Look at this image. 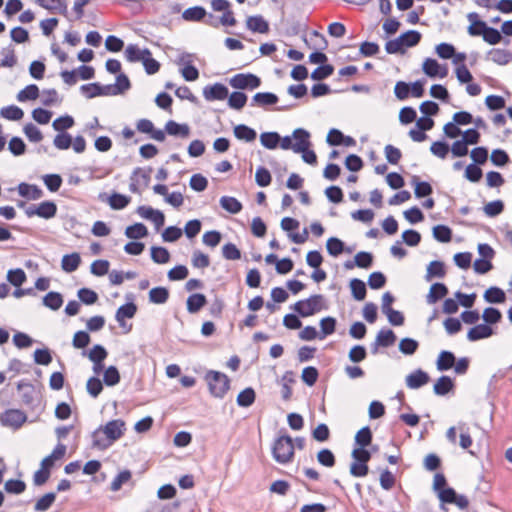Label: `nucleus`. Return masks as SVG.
<instances>
[{"label": "nucleus", "instance_id": "obj_25", "mask_svg": "<svg viewBox=\"0 0 512 512\" xmlns=\"http://www.w3.org/2000/svg\"><path fill=\"white\" fill-rule=\"evenodd\" d=\"M411 183L415 186L416 198H424L432 194L433 188L429 182L420 181L417 175L412 176Z\"/></svg>", "mask_w": 512, "mask_h": 512}, {"label": "nucleus", "instance_id": "obj_35", "mask_svg": "<svg viewBox=\"0 0 512 512\" xmlns=\"http://www.w3.org/2000/svg\"><path fill=\"white\" fill-rule=\"evenodd\" d=\"M395 340L396 335L391 329H381L376 336V346L390 347Z\"/></svg>", "mask_w": 512, "mask_h": 512}, {"label": "nucleus", "instance_id": "obj_59", "mask_svg": "<svg viewBox=\"0 0 512 512\" xmlns=\"http://www.w3.org/2000/svg\"><path fill=\"white\" fill-rule=\"evenodd\" d=\"M86 389L89 395L97 398L103 390V384L98 377H90L86 384Z\"/></svg>", "mask_w": 512, "mask_h": 512}, {"label": "nucleus", "instance_id": "obj_46", "mask_svg": "<svg viewBox=\"0 0 512 512\" xmlns=\"http://www.w3.org/2000/svg\"><path fill=\"white\" fill-rule=\"evenodd\" d=\"M0 115L8 120L18 121L23 118L24 112L16 105H9L1 109Z\"/></svg>", "mask_w": 512, "mask_h": 512}, {"label": "nucleus", "instance_id": "obj_64", "mask_svg": "<svg viewBox=\"0 0 512 512\" xmlns=\"http://www.w3.org/2000/svg\"><path fill=\"white\" fill-rule=\"evenodd\" d=\"M439 68L440 64L433 58H426L422 65L423 72L431 78L437 77Z\"/></svg>", "mask_w": 512, "mask_h": 512}, {"label": "nucleus", "instance_id": "obj_57", "mask_svg": "<svg viewBox=\"0 0 512 512\" xmlns=\"http://www.w3.org/2000/svg\"><path fill=\"white\" fill-rule=\"evenodd\" d=\"M482 318L485 321V324L492 325L500 322L502 314L497 308L487 307L484 309Z\"/></svg>", "mask_w": 512, "mask_h": 512}, {"label": "nucleus", "instance_id": "obj_3", "mask_svg": "<svg viewBox=\"0 0 512 512\" xmlns=\"http://www.w3.org/2000/svg\"><path fill=\"white\" fill-rule=\"evenodd\" d=\"M293 309L299 316L309 317L323 309H327V305L325 304V298L323 295L314 294L307 299L297 301L294 304Z\"/></svg>", "mask_w": 512, "mask_h": 512}, {"label": "nucleus", "instance_id": "obj_6", "mask_svg": "<svg viewBox=\"0 0 512 512\" xmlns=\"http://www.w3.org/2000/svg\"><path fill=\"white\" fill-rule=\"evenodd\" d=\"M229 84L235 89L254 90L260 87L261 79L252 73H238L229 80Z\"/></svg>", "mask_w": 512, "mask_h": 512}, {"label": "nucleus", "instance_id": "obj_24", "mask_svg": "<svg viewBox=\"0 0 512 512\" xmlns=\"http://www.w3.org/2000/svg\"><path fill=\"white\" fill-rule=\"evenodd\" d=\"M446 275L445 265L442 261L434 260L427 266V273L425 275L426 281H431L432 278H444Z\"/></svg>", "mask_w": 512, "mask_h": 512}, {"label": "nucleus", "instance_id": "obj_1", "mask_svg": "<svg viewBox=\"0 0 512 512\" xmlns=\"http://www.w3.org/2000/svg\"><path fill=\"white\" fill-rule=\"evenodd\" d=\"M272 456L279 464H287L293 460L294 444L289 435H282L275 439L272 445Z\"/></svg>", "mask_w": 512, "mask_h": 512}, {"label": "nucleus", "instance_id": "obj_30", "mask_svg": "<svg viewBox=\"0 0 512 512\" xmlns=\"http://www.w3.org/2000/svg\"><path fill=\"white\" fill-rule=\"evenodd\" d=\"M483 297L486 302L493 304L503 303L506 300L505 292L496 286L488 288Z\"/></svg>", "mask_w": 512, "mask_h": 512}, {"label": "nucleus", "instance_id": "obj_14", "mask_svg": "<svg viewBox=\"0 0 512 512\" xmlns=\"http://www.w3.org/2000/svg\"><path fill=\"white\" fill-rule=\"evenodd\" d=\"M429 380L430 377L425 371L417 369L406 377V385L410 389H418L426 385Z\"/></svg>", "mask_w": 512, "mask_h": 512}, {"label": "nucleus", "instance_id": "obj_55", "mask_svg": "<svg viewBox=\"0 0 512 512\" xmlns=\"http://www.w3.org/2000/svg\"><path fill=\"white\" fill-rule=\"evenodd\" d=\"M132 477V473L130 470H123L116 475L110 485V489L113 492H116L121 489L122 485L127 483Z\"/></svg>", "mask_w": 512, "mask_h": 512}, {"label": "nucleus", "instance_id": "obj_21", "mask_svg": "<svg viewBox=\"0 0 512 512\" xmlns=\"http://www.w3.org/2000/svg\"><path fill=\"white\" fill-rule=\"evenodd\" d=\"M137 312V306L133 302H128L124 305H121L115 314V319L119 323L121 327L125 326L124 319L125 318H133Z\"/></svg>", "mask_w": 512, "mask_h": 512}, {"label": "nucleus", "instance_id": "obj_28", "mask_svg": "<svg viewBox=\"0 0 512 512\" xmlns=\"http://www.w3.org/2000/svg\"><path fill=\"white\" fill-rule=\"evenodd\" d=\"M92 444L93 447L98 448L100 450H105L110 447L113 442L105 435L103 432L102 426L93 431L92 433Z\"/></svg>", "mask_w": 512, "mask_h": 512}, {"label": "nucleus", "instance_id": "obj_5", "mask_svg": "<svg viewBox=\"0 0 512 512\" xmlns=\"http://www.w3.org/2000/svg\"><path fill=\"white\" fill-rule=\"evenodd\" d=\"M437 496L441 502L440 508L442 510H446L445 504H454L461 510H465L469 506V500L467 497L465 495L457 494L455 489L452 487H447L445 490L439 491Z\"/></svg>", "mask_w": 512, "mask_h": 512}, {"label": "nucleus", "instance_id": "obj_16", "mask_svg": "<svg viewBox=\"0 0 512 512\" xmlns=\"http://www.w3.org/2000/svg\"><path fill=\"white\" fill-rule=\"evenodd\" d=\"M493 335V329L483 323L472 327L467 333V339L471 342H475L481 339L489 338Z\"/></svg>", "mask_w": 512, "mask_h": 512}, {"label": "nucleus", "instance_id": "obj_26", "mask_svg": "<svg viewBox=\"0 0 512 512\" xmlns=\"http://www.w3.org/2000/svg\"><path fill=\"white\" fill-rule=\"evenodd\" d=\"M455 361L456 357L451 351L443 350L438 356L436 367L439 371H447L454 366Z\"/></svg>", "mask_w": 512, "mask_h": 512}, {"label": "nucleus", "instance_id": "obj_56", "mask_svg": "<svg viewBox=\"0 0 512 512\" xmlns=\"http://www.w3.org/2000/svg\"><path fill=\"white\" fill-rule=\"evenodd\" d=\"M4 488L7 493L18 495L25 491L26 484L19 479H9L5 482Z\"/></svg>", "mask_w": 512, "mask_h": 512}, {"label": "nucleus", "instance_id": "obj_39", "mask_svg": "<svg viewBox=\"0 0 512 512\" xmlns=\"http://www.w3.org/2000/svg\"><path fill=\"white\" fill-rule=\"evenodd\" d=\"M125 235L130 239H141L148 235V229L143 223H135L125 229Z\"/></svg>", "mask_w": 512, "mask_h": 512}, {"label": "nucleus", "instance_id": "obj_54", "mask_svg": "<svg viewBox=\"0 0 512 512\" xmlns=\"http://www.w3.org/2000/svg\"><path fill=\"white\" fill-rule=\"evenodd\" d=\"M103 382L107 386H115L120 382V374L116 366H109L104 371Z\"/></svg>", "mask_w": 512, "mask_h": 512}, {"label": "nucleus", "instance_id": "obj_53", "mask_svg": "<svg viewBox=\"0 0 512 512\" xmlns=\"http://www.w3.org/2000/svg\"><path fill=\"white\" fill-rule=\"evenodd\" d=\"M327 252L336 257L344 251V243L337 237H330L326 242Z\"/></svg>", "mask_w": 512, "mask_h": 512}, {"label": "nucleus", "instance_id": "obj_41", "mask_svg": "<svg viewBox=\"0 0 512 512\" xmlns=\"http://www.w3.org/2000/svg\"><path fill=\"white\" fill-rule=\"evenodd\" d=\"M38 216L44 219L53 218L57 213V206L53 201H44L37 206Z\"/></svg>", "mask_w": 512, "mask_h": 512}, {"label": "nucleus", "instance_id": "obj_2", "mask_svg": "<svg viewBox=\"0 0 512 512\" xmlns=\"http://www.w3.org/2000/svg\"><path fill=\"white\" fill-rule=\"evenodd\" d=\"M210 394L215 398L222 399L230 389L229 377L219 371L209 370L205 375Z\"/></svg>", "mask_w": 512, "mask_h": 512}, {"label": "nucleus", "instance_id": "obj_52", "mask_svg": "<svg viewBox=\"0 0 512 512\" xmlns=\"http://www.w3.org/2000/svg\"><path fill=\"white\" fill-rule=\"evenodd\" d=\"M56 499V493L49 492L42 496L39 500H37L34 509L38 512L47 511Z\"/></svg>", "mask_w": 512, "mask_h": 512}, {"label": "nucleus", "instance_id": "obj_47", "mask_svg": "<svg viewBox=\"0 0 512 512\" xmlns=\"http://www.w3.org/2000/svg\"><path fill=\"white\" fill-rule=\"evenodd\" d=\"M372 432L368 426L361 428L355 435V443L359 447H367L372 442Z\"/></svg>", "mask_w": 512, "mask_h": 512}, {"label": "nucleus", "instance_id": "obj_15", "mask_svg": "<svg viewBox=\"0 0 512 512\" xmlns=\"http://www.w3.org/2000/svg\"><path fill=\"white\" fill-rule=\"evenodd\" d=\"M165 132L171 136H177L185 139L190 136V127L186 123L180 124L174 120H169L165 124Z\"/></svg>", "mask_w": 512, "mask_h": 512}, {"label": "nucleus", "instance_id": "obj_40", "mask_svg": "<svg viewBox=\"0 0 512 512\" xmlns=\"http://www.w3.org/2000/svg\"><path fill=\"white\" fill-rule=\"evenodd\" d=\"M63 304L62 295L59 292H48L43 297V305L51 310H58Z\"/></svg>", "mask_w": 512, "mask_h": 512}, {"label": "nucleus", "instance_id": "obj_38", "mask_svg": "<svg viewBox=\"0 0 512 512\" xmlns=\"http://www.w3.org/2000/svg\"><path fill=\"white\" fill-rule=\"evenodd\" d=\"M432 234L433 237L441 243H448L452 239V230L446 225L439 224L434 226Z\"/></svg>", "mask_w": 512, "mask_h": 512}, {"label": "nucleus", "instance_id": "obj_32", "mask_svg": "<svg viewBox=\"0 0 512 512\" xmlns=\"http://www.w3.org/2000/svg\"><path fill=\"white\" fill-rule=\"evenodd\" d=\"M220 205L224 210L231 214H237L243 208L242 203L232 196H222L220 198Z\"/></svg>", "mask_w": 512, "mask_h": 512}, {"label": "nucleus", "instance_id": "obj_60", "mask_svg": "<svg viewBox=\"0 0 512 512\" xmlns=\"http://www.w3.org/2000/svg\"><path fill=\"white\" fill-rule=\"evenodd\" d=\"M334 72V67L331 64H324L317 67L312 73L311 78L316 81H320L328 78Z\"/></svg>", "mask_w": 512, "mask_h": 512}, {"label": "nucleus", "instance_id": "obj_36", "mask_svg": "<svg viewBox=\"0 0 512 512\" xmlns=\"http://www.w3.org/2000/svg\"><path fill=\"white\" fill-rule=\"evenodd\" d=\"M350 288H351L352 296L355 300L362 301L365 299L366 294H367V289H366L365 283L362 280H360L358 278L351 279Z\"/></svg>", "mask_w": 512, "mask_h": 512}, {"label": "nucleus", "instance_id": "obj_20", "mask_svg": "<svg viewBox=\"0 0 512 512\" xmlns=\"http://www.w3.org/2000/svg\"><path fill=\"white\" fill-rule=\"evenodd\" d=\"M151 51L148 48L141 50L137 45L130 44L125 49V57L128 62H139L145 56H151Z\"/></svg>", "mask_w": 512, "mask_h": 512}, {"label": "nucleus", "instance_id": "obj_10", "mask_svg": "<svg viewBox=\"0 0 512 512\" xmlns=\"http://www.w3.org/2000/svg\"><path fill=\"white\" fill-rule=\"evenodd\" d=\"M137 213L145 219L151 220L156 228H160L165 223V216L160 210L153 209L150 206H139Z\"/></svg>", "mask_w": 512, "mask_h": 512}, {"label": "nucleus", "instance_id": "obj_23", "mask_svg": "<svg viewBox=\"0 0 512 512\" xmlns=\"http://www.w3.org/2000/svg\"><path fill=\"white\" fill-rule=\"evenodd\" d=\"M81 263L80 254L77 252L66 254L61 260V268L66 273H72L78 269Z\"/></svg>", "mask_w": 512, "mask_h": 512}, {"label": "nucleus", "instance_id": "obj_44", "mask_svg": "<svg viewBox=\"0 0 512 512\" xmlns=\"http://www.w3.org/2000/svg\"><path fill=\"white\" fill-rule=\"evenodd\" d=\"M39 96V88L35 84L27 85L24 89L19 91L17 94V100L19 102H25L27 100H35Z\"/></svg>", "mask_w": 512, "mask_h": 512}, {"label": "nucleus", "instance_id": "obj_12", "mask_svg": "<svg viewBox=\"0 0 512 512\" xmlns=\"http://www.w3.org/2000/svg\"><path fill=\"white\" fill-rule=\"evenodd\" d=\"M292 137L295 140L294 153H300V151L309 148L311 145L310 133L303 128L295 129L292 133Z\"/></svg>", "mask_w": 512, "mask_h": 512}, {"label": "nucleus", "instance_id": "obj_62", "mask_svg": "<svg viewBox=\"0 0 512 512\" xmlns=\"http://www.w3.org/2000/svg\"><path fill=\"white\" fill-rule=\"evenodd\" d=\"M8 149L13 155L20 156L25 153L26 145L20 137L14 136L9 141Z\"/></svg>", "mask_w": 512, "mask_h": 512}, {"label": "nucleus", "instance_id": "obj_45", "mask_svg": "<svg viewBox=\"0 0 512 512\" xmlns=\"http://www.w3.org/2000/svg\"><path fill=\"white\" fill-rule=\"evenodd\" d=\"M247 102V95L240 91H234L228 98V105L235 110H241Z\"/></svg>", "mask_w": 512, "mask_h": 512}, {"label": "nucleus", "instance_id": "obj_29", "mask_svg": "<svg viewBox=\"0 0 512 512\" xmlns=\"http://www.w3.org/2000/svg\"><path fill=\"white\" fill-rule=\"evenodd\" d=\"M169 295V290L166 287H154L149 291V301L153 304H164L168 301Z\"/></svg>", "mask_w": 512, "mask_h": 512}, {"label": "nucleus", "instance_id": "obj_13", "mask_svg": "<svg viewBox=\"0 0 512 512\" xmlns=\"http://www.w3.org/2000/svg\"><path fill=\"white\" fill-rule=\"evenodd\" d=\"M246 27L254 33L266 34L269 32V23L262 15L249 16L246 20Z\"/></svg>", "mask_w": 512, "mask_h": 512}, {"label": "nucleus", "instance_id": "obj_31", "mask_svg": "<svg viewBox=\"0 0 512 512\" xmlns=\"http://www.w3.org/2000/svg\"><path fill=\"white\" fill-rule=\"evenodd\" d=\"M454 388V383L449 376H441L434 384L433 390L436 395L444 396Z\"/></svg>", "mask_w": 512, "mask_h": 512}, {"label": "nucleus", "instance_id": "obj_19", "mask_svg": "<svg viewBox=\"0 0 512 512\" xmlns=\"http://www.w3.org/2000/svg\"><path fill=\"white\" fill-rule=\"evenodd\" d=\"M207 304L206 296L202 293H194L188 296L186 301L187 311L190 314L198 313Z\"/></svg>", "mask_w": 512, "mask_h": 512}, {"label": "nucleus", "instance_id": "obj_27", "mask_svg": "<svg viewBox=\"0 0 512 512\" xmlns=\"http://www.w3.org/2000/svg\"><path fill=\"white\" fill-rule=\"evenodd\" d=\"M234 136L239 140H244L246 142H252L256 139L257 133L256 131L245 125L239 124L234 127Z\"/></svg>", "mask_w": 512, "mask_h": 512}, {"label": "nucleus", "instance_id": "obj_51", "mask_svg": "<svg viewBox=\"0 0 512 512\" xmlns=\"http://www.w3.org/2000/svg\"><path fill=\"white\" fill-rule=\"evenodd\" d=\"M317 461L325 467H333L336 463V458L333 452L328 448H323L317 453Z\"/></svg>", "mask_w": 512, "mask_h": 512}, {"label": "nucleus", "instance_id": "obj_34", "mask_svg": "<svg viewBox=\"0 0 512 512\" xmlns=\"http://www.w3.org/2000/svg\"><path fill=\"white\" fill-rule=\"evenodd\" d=\"M255 399L256 393L254 389L252 387H247L238 394L236 402L238 406L247 408L255 402Z\"/></svg>", "mask_w": 512, "mask_h": 512}, {"label": "nucleus", "instance_id": "obj_17", "mask_svg": "<svg viewBox=\"0 0 512 512\" xmlns=\"http://www.w3.org/2000/svg\"><path fill=\"white\" fill-rule=\"evenodd\" d=\"M449 290L444 283L436 282L430 287L429 293L426 295L428 304H435L448 294Z\"/></svg>", "mask_w": 512, "mask_h": 512}, {"label": "nucleus", "instance_id": "obj_58", "mask_svg": "<svg viewBox=\"0 0 512 512\" xmlns=\"http://www.w3.org/2000/svg\"><path fill=\"white\" fill-rule=\"evenodd\" d=\"M419 347V343L412 338H403L399 343V350L405 355H413Z\"/></svg>", "mask_w": 512, "mask_h": 512}, {"label": "nucleus", "instance_id": "obj_4", "mask_svg": "<svg viewBox=\"0 0 512 512\" xmlns=\"http://www.w3.org/2000/svg\"><path fill=\"white\" fill-rule=\"evenodd\" d=\"M17 389L19 391H22V395H21L22 403L27 408H29L30 410H36L40 406L41 396L36 391L34 385H32L31 383H29L25 380H20L17 383Z\"/></svg>", "mask_w": 512, "mask_h": 512}, {"label": "nucleus", "instance_id": "obj_37", "mask_svg": "<svg viewBox=\"0 0 512 512\" xmlns=\"http://www.w3.org/2000/svg\"><path fill=\"white\" fill-rule=\"evenodd\" d=\"M483 26V40L490 45H496L502 40L501 32L496 28L487 26L486 23H482Z\"/></svg>", "mask_w": 512, "mask_h": 512}, {"label": "nucleus", "instance_id": "obj_49", "mask_svg": "<svg viewBox=\"0 0 512 512\" xmlns=\"http://www.w3.org/2000/svg\"><path fill=\"white\" fill-rule=\"evenodd\" d=\"M26 279V273L21 268L11 269L7 273V280L15 287H20Z\"/></svg>", "mask_w": 512, "mask_h": 512}, {"label": "nucleus", "instance_id": "obj_48", "mask_svg": "<svg viewBox=\"0 0 512 512\" xmlns=\"http://www.w3.org/2000/svg\"><path fill=\"white\" fill-rule=\"evenodd\" d=\"M489 55L491 56V60L498 65H507L511 57L508 51L499 48L491 49Z\"/></svg>", "mask_w": 512, "mask_h": 512}, {"label": "nucleus", "instance_id": "obj_22", "mask_svg": "<svg viewBox=\"0 0 512 512\" xmlns=\"http://www.w3.org/2000/svg\"><path fill=\"white\" fill-rule=\"evenodd\" d=\"M18 193L20 196L31 200H38L43 196V191L37 185H31L24 182L18 185Z\"/></svg>", "mask_w": 512, "mask_h": 512}, {"label": "nucleus", "instance_id": "obj_43", "mask_svg": "<svg viewBox=\"0 0 512 512\" xmlns=\"http://www.w3.org/2000/svg\"><path fill=\"white\" fill-rule=\"evenodd\" d=\"M403 46L414 47L421 41V33L417 30H408L402 33L400 36Z\"/></svg>", "mask_w": 512, "mask_h": 512}, {"label": "nucleus", "instance_id": "obj_18", "mask_svg": "<svg viewBox=\"0 0 512 512\" xmlns=\"http://www.w3.org/2000/svg\"><path fill=\"white\" fill-rule=\"evenodd\" d=\"M279 98L272 92H258L252 97L251 106L267 107L277 104Z\"/></svg>", "mask_w": 512, "mask_h": 512}, {"label": "nucleus", "instance_id": "obj_8", "mask_svg": "<svg viewBox=\"0 0 512 512\" xmlns=\"http://www.w3.org/2000/svg\"><path fill=\"white\" fill-rule=\"evenodd\" d=\"M203 96L207 101L224 100L228 97V88L222 83L207 85L203 88Z\"/></svg>", "mask_w": 512, "mask_h": 512}, {"label": "nucleus", "instance_id": "obj_9", "mask_svg": "<svg viewBox=\"0 0 512 512\" xmlns=\"http://www.w3.org/2000/svg\"><path fill=\"white\" fill-rule=\"evenodd\" d=\"M102 429L105 435H107V437L114 443L123 436L125 431V422L121 419L111 420L103 426Z\"/></svg>", "mask_w": 512, "mask_h": 512}, {"label": "nucleus", "instance_id": "obj_42", "mask_svg": "<svg viewBox=\"0 0 512 512\" xmlns=\"http://www.w3.org/2000/svg\"><path fill=\"white\" fill-rule=\"evenodd\" d=\"M281 137L277 132H263L260 135L261 144L267 149H276Z\"/></svg>", "mask_w": 512, "mask_h": 512}, {"label": "nucleus", "instance_id": "obj_61", "mask_svg": "<svg viewBox=\"0 0 512 512\" xmlns=\"http://www.w3.org/2000/svg\"><path fill=\"white\" fill-rule=\"evenodd\" d=\"M256 184L260 187H266L270 185L272 181L271 174L265 167H258L255 173Z\"/></svg>", "mask_w": 512, "mask_h": 512}, {"label": "nucleus", "instance_id": "obj_33", "mask_svg": "<svg viewBox=\"0 0 512 512\" xmlns=\"http://www.w3.org/2000/svg\"><path fill=\"white\" fill-rule=\"evenodd\" d=\"M205 16L206 10L202 6L189 7L182 14V18L184 20L191 22L202 21L205 18Z\"/></svg>", "mask_w": 512, "mask_h": 512}, {"label": "nucleus", "instance_id": "obj_50", "mask_svg": "<svg viewBox=\"0 0 512 512\" xmlns=\"http://www.w3.org/2000/svg\"><path fill=\"white\" fill-rule=\"evenodd\" d=\"M151 259L158 264H165L170 260L169 251L160 246H153L151 248Z\"/></svg>", "mask_w": 512, "mask_h": 512}, {"label": "nucleus", "instance_id": "obj_63", "mask_svg": "<svg viewBox=\"0 0 512 512\" xmlns=\"http://www.w3.org/2000/svg\"><path fill=\"white\" fill-rule=\"evenodd\" d=\"M318 376L319 373L315 367L307 366L302 371L301 379L306 385L313 386L316 383Z\"/></svg>", "mask_w": 512, "mask_h": 512}, {"label": "nucleus", "instance_id": "obj_7", "mask_svg": "<svg viewBox=\"0 0 512 512\" xmlns=\"http://www.w3.org/2000/svg\"><path fill=\"white\" fill-rule=\"evenodd\" d=\"M27 421L26 414L19 409H7L0 415V423L4 427L18 430Z\"/></svg>", "mask_w": 512, "mask_h": 512}, {"label": "nucleus", "instance_id": "obj_11", "mask_svg": "<svg viewBox=\"0 0 512 512\" xmlns=\"http://www.w3.org/2000/svg\"><path fill=\"white\" fill-rule=\"evenodd\" d=\"M98 198L101 201H108L110 207L114 210L124 209L130 203L131 200L129 196L116 192L113 193L111 196H107L106 193H100Z\"/></svg>", "mask_w": 512, "mask_h": 512}]
</instances>
